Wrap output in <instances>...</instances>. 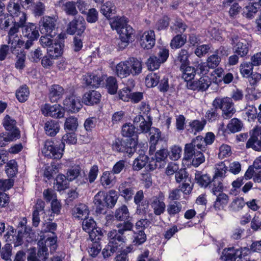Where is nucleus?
I'll return each mask as SVG.
<instances>
[{
    "label": "nucleus",
    "mask_w": 261,
    "mask_h": 261,
    "mask_svg": "<svg viewBox=\"0 0 261 261\" xmlns=\"http://www.w3.org/2000/svg\"><path fill=\"white\" fill-rule=\"evenodd\" d=\"M13 19V25L10 28L8 33V43L11 45L12 48H15L16 46H22L24 42L19 39L18 36L19 30L25 25L27 15L23 12H18L12 16Z\"/></svg>",
    "instance_id": "nucleus-1"
},
{
    "label": "nucleus",
    "mask_w": 261,
    "mask_h": 261,
    "mask_svg": "<svg viewBox=\"0 0 261 261\" xmlns=\"http://www.w3.org/2000/svg\"><path fill=\"white\" fill-rule=\"evenodd\" d=\"M133 226V223L129 221L118 224L116 226L118 229L111 230L107 233L108 243L118 249L125 242L124 232L131 230Z\"/></svg>",
    "instance_id": "nucleus-2"
},
{
    "label": "nucleus",
    "mask_w": 261,
    "mask_h": 261,
    "mask_svg": "<svg viewBox=\"0 0 261 261\" xmlns=\"http://www.w3.org/2000/svg\"><path fill=\"white\" fill-rule=\"evenodd\" d=\"M228 171V167L224 162H221L216 165L215 174L212 180V184L210 186L211 192L216 195L219 192L223 190L222 181L226 177V174Z\"/></svg>",
    "instance_id": "nucleus-3"
},
{
    "label": "nucleus",
    "mask_w": 261,
    "mask_h": 261,
    "mask_svg": "<svg viewBox=\"0 0 261 261\" xmlns=\"http://www.w3.org/2000/svg\"><path fill=\"white\" fill-rule=\"evenodd\" d=\"M212 105L222 110V116L226 119L231 118L236 112L232 100L230 97H216Z\"/></svg>",
    "instance_id": "nucleus-4"
},
{
    "label": "nucleus",
    "mask_w": 261,
    "mask_h": 261,
    "mask_svg": "<svg viewBox=\"0 0 261 261\" xmlns=\"http://www.w3.org/2000/svg\"><path fill=\"white\" fill-rule=\"evenodd\" d=\"M184 159L185 161L190 162L195 167L199 166L205 161V158L201 151H199L189 143L185 145Z\"/></svg>",
    "instance_id": "nucleus-5"
},
{
    "label": "nucleus",
    "mask_w": 261,
    "mask_h": 261,
    "mask_svg": "<svg viewBox=\"0 0 261 261\" xmlns=\"http://www.w3.org/2000/svg\"><path fill=\"white\" fill-rule=\"evenodd\" d=\"M137 146V142L133 139L124 140L118 139L113 143L112 147L114 150L123 152L130 157L136 151Z\"/></svg>",
    "instance_id": "nucleus-6"
},
{
    "label": "nucleus",
    "mask_w": 261,
    "mask_h": 261,
    "mask_svg": "<svg viewBox=\"0 0 261 261\" xmlns=\"http://www.w3.org/2000/svg\"><path fill=\"white\" fill-rule=\"evenodd\" d=\"M64 149L63 147L58 146L51 141H47L45 142L42 150V153L49 158L60 159L62 157Z\"/></svg>",
    "instance_id": "nucleus-7"
},
{
    "label": "nucleus",
    "mask_w": 261,
    "mask_h": 261,
    "mask_svg": "<svg viewBox=\"0 0 261 261\" xmlns=\"http://www.w3.org/2000/svg\"><path fill=\"white\" fill-rule=\"evenodd\" d=\"M86 29V22L84 18L79 16L74 17L68 24L67 32L68 34L81 35Z\"/></svg>",
    "instance_id": "nucleus-8"
},
{
    "label": "nucleus",
    "mask_w": 261,
    "mask_h": 261,
    "mask_svg": "<svg viewBox=\"0 0 261 261\" xmlns=\"http://www.w3.org/2000/svg\"><path fill=\"white\" fill-rule=\"evenodd\" d=\"M117 33L119 35L118 46L120 49L125 48L133 39L134 31L132 27L127 24Z\"/></svg>",
    "instance_id": "nucleus-9"
},
{
    "label": "nucleus",
    "mask_w": 261,
    "mask_h": 261,
    "mask_svg": "<svg viewBox=\"0 0 261 261\" xmlns=\"http://www.w3.org/2000/svg\"><path fill=\"white\" fill-rule=\"evenodd\" d=\"M64 108L68 112L75 113L82 108L81 98L74 94L68 96L63 101Z\"/></svg>",
    "instance_id": "nucleus-10"
},
{
    "label": "nucleus",
    "mask_w": 261,
    "mask_h": 261,
    "mask_svg": "<svg viewBox=\"0 0 261 261\" xmlns=\"http://www.w3.org/2000/svg\"><path fill=\"white\" fill-rule=\"evenodd\" d=\"M249 250L246 247L235 249L234 247L228 248L226 254V261H243V257L248 254Z\"/></svg>",
    "instance_id": "nucleus-11"
},
{
    "label": "nucleus",
    "mask_w": 261,
    "mask_h": 261,
    "mask_svg": "<svg viewBox=\"0 0 261 261\" xmlns=\"http://www.w3.org/2000/svg\"><path fill=\"white\" fill-rule=\"evenodd\" d=\"M41 111L44 115L55 118H62L65 114L64 109L59 105L50 106L49 104H45L41 108Z\"/></svg>",
    "instance_id": "nucleus-12"
},
{
    "label": "nucleus",
    "mask_w": 261,
    "mask_h": 261,
    "mask_svg": "<svg viewBox=\"0 0 261 261\" xmlns=\"http://www.w3.org/2000/svg\"><path fill=\"white\" fill-rule=\"evenodd\" d=\"M232 45L235 53L241 57L246 56L248 53V46L247 41L237 36L232 37Z\"/></svg>",
    "instance_id": "nucleus-13"
},
{
    "label": "nucleus",
    "mask_w": 261,
    "mask_h": 261,
    "mask_svg": "<svg viewBox=\"0 0 261 261\" xmlns=\"http://www.w3.org/2000/svg\"><path fill=\"white\" fill-rule=\"evenodd\" d=\"M39 24L42 33L50 34L55 30L56 20L54 17L45 16L41 19Z\"/></svg>",
    "instance_id": "nucleus-14"
},
{
    "label": "nucleus",
    "mask_w": 261,
    "mask_h": 261,
    "mask_svg": "<svg viewBox=\"0 0 261 261\" xmlns=\"http://www.w3.org/2000/svg\"><path fill=\"white\" fill-rule=\"evenodd\" d=\"M165 197L163 193H160L158 196L152 197L150 205L155 215L159 216L165 211L166 204Z\"/></svg>",
    "instance_id": "nucleus-15"
},
{
    "label": "nucleus",
    "mask_w": 261,
    "mask_h": 261,
    "mask_svg": "<svg viewBox=\"0 0 261 261\" xmlns=\"http://www.w3.org/2000/svg\"><path fill=\"white\" fill-rule=\"evenodd\" d=\"M134 124L136 127V133H146L151 129L152 122L150 120L146 121L141 115H138L134 119Z\"/></svg>",
    "instance_id": "nucleus-16"
},
{
    "label": "nucleus",
    "mask_w": 261,
    "mask_h": 261,
    "mask_svg": "<svg viewBox=\"0 0 261 261\" xmlns=\"http://www.w3.org/2000/svg\"><path fill=\"white\" fill-rule=\"evenodd\" d=\"M155 34L153 31H145L141 37L140 45L144 49H151L155 44Z\"/></svg>",
    "instance_id": "nucleus-17"
},
{
    "label": "nucleus",
    "mask_w": 261,
    "mask_h": 261,
    "mask_svg": "<svg viewBox=\"0 0 261 261\" xmlns=\"http://www.w3.org/2000/svg\"><path fill=\"white\" fill-rule=\"evenodd\" d=\"M211 84V79L208 76H203L190 84L189 87L193 90L204 91L207 89Z\"/></svg>",
    "instance_id": "nucleus-18"
},
{
    "label": "nucleus",
    "mask_w": 261,
    "mask_h": 261,
    "mask_svg": "<svg viewBox=\"0 0 261 261\" xmlns=\"http://www.w3.org/2000/svg\"><path fill=\"white\" fill-rule=\"evenodd\" d=\"M22 35L28 39H37L39 36L37 25L33 23H28L22 28Z\"/></svg>",
    "instance_id": "nucleus-19"
},
{
    "label": "nucleus",
    "mask_w": 261,
    "mask_h": 261,
    "mask_svg": "<svg viewBox=\"0 0 261 261\" xmlns=\"http://www.w3.org/2000/svg\"><path fill=\"white\" fill-rule=\"evenodd\" d=\"M101 94L95 90L89 91L83 96V102L86 105H93L98 103L100 99Z\"/></svg>",
    "instance_id": "nucleus-20"
},
{
    "label": "nucleus",
    "mask_w": 261,
    "mask_h": 261,
    "mask_svg": "<svg viewBox=\"0 0 261 261\" xmlns=\"http://www.w3.org/2000/svg\"><path fill=\"white\" fill-rule=\"evenodd\" d=\"M118 190L120 195L126 200L131 199L135 192L132 183L126 181L119 186Z\"/></svg>",
    "instance_id": "nucleus-21"
},
{
    "label": "nucleus",
    "mask_w": 261,
    "mask_h": 261,
    "mask_svg": "<svg viewBox=\"0 0 261 261\" xmlns=\"http://www.w3.org/2000/svg\"><path fill=\"white\" fill-rule=\"evenodd\" d=\"M106 193L103 191L98 192L94 197V203L96 206V212L101 213L102 211L107 207L106 201Z\"/></svg>",
    "instance_id": "nucleus-22"
},
{
    "label": "nucleus",
    "mask_w": 261,
    "mask_h": 261,
    "mask_svg": "<svg viewBox=\"0 0 261 261\" xmlns=\"http://www.w3.org/2000/svg\"><path fill=\"white\" fill-rule=\"evenodd\" d=\"M260 4L256 0H252L244 9L243 15L247 18H253L259 8Z\"/></svg>",
    "instance_id": "nucleus-23"
},
{
    "label": "nucleus",
    "mask_w": 261,
    "mask_h": 261,
    "mask_svg": "<svg viewBox=\"0 0 261 261\" xmlns=\"http://www.w3.org/2000/svg\"><path fill=\"white\" fill-rule=\"evenodd\" d=\"M206 123V121L205 119L192 120L187 125V130L189 133L196 135L203 129Z\"/></svg>",
    "instance_id": "nucleus-24"
},
{
    "label": "nucleus",
    "mask_w": 261,
    "mask_h": 261,
    "mask_svg": "<svg viewBox=\"0 0 261 261\" xmlns=\"http://www.w3.org/2000/svg\"><path fill=\"white\" fill-rule=\"evenodd\" d=\"M114 216L116 220L124 222H131V218L127 207L125 205H122L116 209Z\"/></svg>",
    "instance_id": "nucleus-25"
},
{
    "label": "nucleus",
    "mask_w": 261,
    "mask_h": 261,
    "mask_svg": "<svg viewBox=\"0 0 261 261\" xmlns=\"http://www.w3.org/2000/svg\"><path fill=\"white\" fill-rule=\"evenodd\" d=\"M126 61L129 69L131 70L130 74L137 75L142 72V63L139 60L135 58H129Z\"/></svg>",
    "instance_id": "nucleus-26"
},
{
    "label": "nucleus",
    "mask_w": 261,
    "mask_h": 261,
    "mask_svg": "<svg viewBox=\"0 0 261 261\" xmlns=\"http://www.w3.org/2000/svg\"><path fill=\"white\" fill-rule=\"evenodd\" d=\"M64 90L59 85H54L49 89V98L52 102H57L62 98Z\"/></svg>",
    "instance_id": "nucleus-27"
},
{
    "label": "nucleus",
    "mask_w": 261,
    "mask_h": 261,
    "mask_svg": "<svg viewBox=\"0 0 261 261\" xmlns=\"http://www.w3.org/2000/svg\"><path fill=\"white\" fill-rule=\"evenodd\" d=\"M89 211L88 206L83 203L75 205L72 210V215L79 219H83L88 217Z\"/></svg>",
    "instance_id": "nucleus-28"
},
{
    "label": "nucleus",
    "mask_w": 261,
    "mask_h": 261,
    "mask_svg": "<svg viewBox=\"0 0 261 261\" xmlns=\"http://www.w3.org/2000/svg\"><path fill=\"white\" fill-rule=\"evenodd\" d=\"M104 79L105 77L103 76L92 73L85 75L84 80L87 85L93 87H98Z\"/></svg>",
    "instance_id": "nucleus-29"
},
{
    "label": "nucleus",
    "mask_w": 261,
    "mask_h": 261,
    "mask_svg": "<svg viewBox=\"0 0 261 261\" xmlns=\"http://www.w3.org/2000/svg\"><path fill=\"white\" fill-rule=\"evenodd\" d=\"M19 137L20 134L17 131L14 133L9 132L0 133V147L5 146L10 142L15 140Z\"/></svg>",
    "instance_id": "nucleus-30"
},
{
    "label": "nucleus",
    "mask_w": 261,
    "mask_h": 261,
    "mask_svg": "<svg viewBox=\"0 0 261 261\" xmlns=\"http://www.w3.org/2000/svg\"><path fill=\"white\" fill-rule=\"evenodd\" d=\"M44 130L47 135L55 136L60 130V125L56 120H49L45 123Z\"/></svg>",
    "instance_id": "nucleus-31"
},
{
    "label": "nucleus",
    "mask_w": 261,
    "mask_h": 261,
    "mask_svg": "<svg viewBox=\"0 0 261 261\" xmlns=\"http://www.w3.org/2000/svg\"><path fill=\"white\" fill-rule=\"evenodd\" d=\"M195 180L201 187L206 188L212 184L211 177L207 174H202L197 171L195 173Z\"/></svg>",
    "instance_id": "nucleus-32"
},
{
    "label": "nucleus",
    "mask_w": 261,
    "mask_h": 261,
    "mask_svg": "<svg viewBox=\"0 0 261 261\" xmlns=\"http://www.w3.org/2000/svg\"><path fill=\"white\" fill-rule=\"evenodd\" d=\"M3 125L5 129L9 133H14L18 132L20 134V131L16 126V120L13 119L9 115H7L3 120Z\"/></svg>",
    "instance_id": "nucleus-33"
},
{
    "label": "nucleus",
    "mask_w": 261,
    "mask_h": 261,
    "mask_svg": "<svg viewBox=\"0 0 261 261\" xmlns=\"http://www.w3.org/2000/svg\"><path fill=\"white\" fill-rule=\"evenodd\" d=\"M131 70L129 69L126 61L120 62L116 67V72L118 76L124 78L130 74Z\"/></svg>",
    "instance_id": "nucleus-34"
},
{
    "label": "nucleus",
    "mask_w": 261,
    "mask_h": 261,
    "mask_svg": "<svg viewBox=\"0 0 261 261\" xmlns=\"http://www.w3.org/2000/svg\"><path fill=\"white\" fill-rule=\"evenodd\" d=\"M189 54L187 49L185 48L181 49L178 55L177 59L175 62L176 65H179L180 67H185V66L189 65Z\"/></svg>",
    "instance_id": "nucleus-35"
},
{
    "label": "nucleus",
    "mask_w": 261,
    "mask_h": 261,
    "mask_svg": "<svg viewBox=\"0 0 261 261\" xmlns=\"http://www.w3.org/2000/svg\"><path fill=\"white\" fill-rule=\"evenodd\" d=\"M110 23L111 27L113 30H115L117 32L126 25V19L124 17H116L112 19Z\"/></svg>",
    "instance_id": "nucleus-36"
},
{
    "label": "nucleus",
    "mask_w": 261,
    "mask_h": 261,
    "mask_svg": "<svg viewBox=\"0 0 261 261\" xmlns=\"http://www.w3.org/2000/svg\"><path fill=\"white\" fill-rule=\"evenodd\" d=\"M63 47L62 43L55 42L47 49V54L52 58H56L62 54Z\"/></svg>",
    "instance_id": "nucleus-37"
},
{
    "label": "nucleus",
    "mask_w": 261,
    "mask_h": 261,
    "mask_svg": "<svg viewBox=\"0 0 261 261\" xmlns=\"http://www.w3.org/2000/svg\"><path fill=\"white\" fill-rule=\"evenodd\" d=\"M180 70L182 72V78L186 81H190L194 79L196 73V69L188 65L185 67H180Z\"/></svg>",
    "instance_id": "nucleus-38"
},
{
    "label": "nucleus",
    "mask_w": 261,
    "mask_h": 261,
    "mask_svg": "<svg viewBox=\"0 0 261 261\" xmlns=\"http://www.w3.org/2000/svg\"><path fill=\"white\" fill-rule=\"evenodd\" d=\"M15 95L19 102H25L27 100L30 95L29 88L26 85L22 86L16 90Z\"/></svg>",
    "instance_id": "nucleus-39"
},
{
    "label": "nucleus",
    "mask_w": 261,
    "mask_h": 261,
    "mask_svg": "<svg viewBox=\"0 0 261 261\" xmlns=\"http://www.w3.org/2000/svg\"><path fill=\"white\" fill-rule=\"evenodd\" d=\"M148 161V156L142 152L140 153L139 156L134 161L133 169L137 171L141 170L146 165Z\"/></svg>",
    "instance_id": "nucleus-40"
},
{
    "label": "nucleus",
    "mask_w": 261,
    "mask_h": 261,
    "mask_svg": "<svg viewBox=\"0 0 261 261\" xmlns=\"http://www.w3.org/2000/svg\"><path fill=\"white\" fill-rule=\"evenodd\" d=\"M221 193L218 194L215 202L214 207L216 210H220L225 206L228 202V196L225 193Z\"/></svg>",
    "instance_id": "nucleus-41"
},
{
    "label": "nucleus",
    "mask_w": 261,
    "mask_h": 261,
    "mask_svg": "<svg viewBox=\"0 0 261 261\" xmlns=\"http://www.w3.org/2000/svg\"><path fill=\"white\" fill-rule=\"evenodd\" d=\"M56 182L55 188L57 190L60 191L63 190L68 187V181L69 180L68 178L63 174L58 175L56 179Z\"/></svg>",
    "instance_id": "nucleus-42"
},
{
    "label": "nucleus",
    "mask_w": 261,
    "mask_h": 261,
    "mask_svg": "<svg viewBox=\"0 0 261 261\" xmlns=\"http://www.w3.org/2000/svg\"><path fill=\"white\" fill-rule=\"evenodd\" d=\"M181 204L177 201L170 202L167 206V212L171 217L178 214L181 211Z\"/></svg>",
    "instance_id": "nucleus-43"
},
{
    "label": "nucleus",
    "mask_w": 261,
    "mask_h": 261,
    "mask_svg": "<svg viewBox=\"0 0 261 261\" xmlns=\"http://www.w3.org/2000/svg\"><path fill=\"white\" fill-rule=\"evenodd\" d=\"M187 41L185 35L177 34L171 41L170 46L172 48L177 49L182 46Z\"/></svg>",
    "instance_id": "nucleus-44"
},
{
    "label": "nucleus",
    "mask_w": 261,
    "mask_h": 261,
    "mask_svg": "<svg viewBox=\"0 0 261 261\" xmlns=\"http://www.w3.org/2000/svg\"><path fill=\"white\" fill-rule=\"evenodd\" d=\"M253 66L250 62H244L240 66V71L244 77H249L253 73Z\"/></svg>",
    "instance_id": "nucleus-45"
},
{
    "label": "nucleus",
    "mask_w": 261,
    "mask_h": 261,
    "mask_svg": "<svg viewBox=\"0 0 261 261\" xmlns=\"http://www.w3.org/2000/svg\"><path fill=\"white\" fill-rule=\"evenodd\" d=\"M189 144L196 148L199 151H201L202 153L206 150V146L204 140H203V137L201 136H197Z\"/></svg>",
    "instance_id": "nucleus-46"
},
{
    "label": "nucleus",
    "mask_w": 261,
    "mask_h": 261,
    "mask_svg": "<svg viewBox=\"0 0 261 261\" xmlns=\"http://www.w3.org/2000/svg\"><path fill=\"white\" fill-rule=\"evenodd\" d=\"M114 178L112 173L106 171L100 178L101 184L105 188H109L113 185Z\"/></svg>",
    "instance_id": "nucleus-47"
},
{
    "label": "nucleus",
    "mask_w": 261,
    "mask_h": 261,
    "mask_svg": "<svg viewBox=\"0 0 261 261\" xmlns=\"http://www.w3.org/2000/svg\"><path fill=\"white\" fill-rule=\"evenodd\" d=\"M247 148H252L255 151H261V137L260 139L255 136H252L246 143Z\"/></svg>",
    "instance_id": "nucleus-48"
},
{
    "label": "nucleus",
    "mask_w": 261,
    "mask_h": 261,
    "mask_svg": "<svg viewBox=\"0 0 261 261\" xmlns=\"http://www.w3.org/2000/svg\"><path fill=\"white\" fill-rule=\"evenodd\" d=\"M243 123L238 118L232 119L227 124V128L231 133H236L241 130L243 127Z\"/></svg>",
    "instance_id": "nucleus-49"
},
{
    "label": "nucleus",
    "mask_w": 261,
    "mask_h": 261,
    "mask_svg": "<svg viewBox=\"0 0 261 261\" xmlns=\"http://www.w3.org/2000/svg\"><path fill=\"white\" fill-rule=\"evenodd\" d=\"M5 171L9 177H14L18 171L16 162L15 160H12L8 162L6 166Z\"/></svg>",
    "instance_id": "nucleus-50"
},
{
    "label": "nucleus",
    "mask_w": 261,
    "mask_h": 261,
    "mask_svg": "<svg viewBox=\"0 0 261 261\" xmlns=\"http://www.w3.org/2000/svg\"><path fill=\"white\" fill-rule=\"evenodd\" d=\"M106 87L109 93L115 94L118 89L117 80L115 77L110 76L106 80Z\"/></svg>",
    "instance_id": "nucleus-51"
},
{
    "label": "nucleus",
    "mask_w": 261,
    "mask_h": 261,
    "mask_svg": "<svg viewBox=\"0 0 261 261\" xmlns=\"http://www.w3.org/2000/svg\"><path fill=\"white\" fill-rule=\"evenodd\" d=\"M62 9L68 15L75 16L78 13L75 3L73 2H68L64 4Z\"/></svg>",
    "instance_id": "nucleus-52"
},
{
    "label": "nucleus",
    "mask_w": 261,
    "mask_h": 261,
    "mask_svg": "<svg viewBox=\"0 0 261 261\" xmlns=\"http://www.w3.org/2000/svg\"><path fill=\"white\" fill-rule=\"evenodd\" d=\"M77 142V137L74 132L67 133L62 137L61 146L64 148L65 143L74 144Z\"/></svg>",
    "instance_id": "nucleus-53"
},
{
    "label": "nucleus",
    "mask_w": 261,
    "mask_h": 261,
    "mask_svg": "<svg viewBox=\"0 0 261 261\" xmlns=\"http://www.w3.org/2000/svg\"><path fill=\"white\" fill-rule=\"evenodd\" d=\"M78 126L77 119L74 117L67 118L65 122L64 128L66 130L74 132Z\"/></svg>",
    "instance_id": "nucleus-54"
},
{
    "label": "nucleus",
    "mask_w": 261,
    "mask_h": 261,
    "mask_svg": "<svg viewBox=\"0 0 261 261\" xmlns=\"http://www.w3.org/2000/svg\"><path fill=\"white\" fill-rule=\"evenodd\" d=\"M106 201L108 203L107 207H113L118 199V196L116 192L114 190H111L108 193H106Z\"/></svg>",
    "instance_id": "nucleus-55"
},
{
    "label": "nucleus",
    "mask_w": 261,
    "mask_h": 261,
    "mask_svg": "<svg viewBox=\"0 0 261 261\" xmlns=\"http://www.w3.org/2000/svg\"><path fill=\"white\" fill-rule=\"evenodd\" d=\"M31 9L35 17L43 15L45 11V7L44 4L40 2L33 3Z\"/></svg>",
    "instance_id": "nucleus-56"
},
{
    "label": "nucleus",
    "mask_w": 261,
    "mask_h": 261,
    "mask_svg": "<svg viewBox=\"0 0 261 261\" xmlns=\"http://www.w3.org/2000/svg\"><path fill=\"white\" fill-rule=\"evenodd\" d=\"M89 233V239L93 243H98L97 241L101 239V237L103 236L105 231H103L100 228H96L87 232Z\"/></svg>",
    "instance_id": "nucleus-57"
},
{
    "label": "nucleus",
    "mask_w": 261,
    "mask_h": 261,
    "mask_svg": "<svg viewBox=\"0 0 261 261\" xmlns=\"http://www.w3.org/2000/svg\"><path fill=\"white\" fill-rule=\"evenodd\" d=\"M115 9V7L113 4L111 2H107L101 6L100 11L104 16L108 18Z\"/></svg>",
    "instance_id": "nucleus-58"
},
{
    "label": "nucleus",
    "mask_w": 261,
    "mask_h": 261,
    "mask_svg": "<svg viewBox=\"0 0 261 261\" xmlns=\"http://www.w3.org/2000/svg\"><path fill=\"white\" fill-rule=\"evenodd\" d=\"M161 63H162L160 60V59L154 56L150 57L146 62L148 68L150 70H154L158 69Z\"/></svg>",
    "instance_id": "nucleus-59"
},
{
    "label": "nucleus",
    "mask_w": 261,
    "mask_h": 261,
    "mask_svg": "<svg viewBox=\"0 0 261 261\" xmlns=\"http://www.w3.org/2000/svg\"><path fill=\"white\" fill-rule=\"evenodd\" d=\"M136 129L135 125L130 123H126L122 127V135L125 137H130L136 132Z\"/></svg>",
    "instance_id": "nucleus-60"
},
{
    "label": "nucleus",
    "mask_w": 261,
    "mask_h": 261,
    "mask_svg": "<svg viewBox=\"0 0 261 261\" xmlns=\"http://www.w3.org/2000/svg\"><path fill=\"white\" fill-rule=\"evenodd\" d=\"M12 247L10 244L7 243L2 248L0 251L1 258L6 261L10 259L12 254Z\"/></svg>",
    "instance_id": "nucleus-61"
},
{
    "label": "nucleus",
    "mask_w": 261,
    "mask_h": 261,
    "mask_svg": "<svg viewBox=\"0 0 261 261\" xmlns=\"http://www.w3.org/2000/svg\"><path fill=\"white\" fill-rule=\"evenodd\" d=\"M168 155L169 152L167 149H161L156 152L154 159H156L158 162L162 164L163 166H164L165 160H166Z\"/></svg>",
    "instance_id": "nucleus-62"
},
{
    "label": "nucleus",
    "mask_w": 261,
    "mask_h": 261,
    "mask_svg": "<svg viewBox=\"0 0 261 261\" xmlns=\"http://www.w3.org/2000/svg\"><path fill=\"white\" fill-rule=\"evenodd\" d=\"M81 171V167L76 165L70 168L67 173V177L69 181H72L80 175Z\"/></svg>",
    "instance_id": "nucleus-63"
},
{
    "label": "nucleus",
    "mask_w": 261,
    "mask_h": 261,
    "mask_svg": "<svg viewBox=\"0 0 261 261\" xmlns=\"http://www.w3.org/2000/svg\"><path fill=\"white\" fill-rule=\"evenodd\" d=\"M218 107H214L208 109L205 113V118L209 122L215 121L219 117L218 113Z\"/></svg>",
    "instance_id": "nucleus-64"
}]
</instances>
